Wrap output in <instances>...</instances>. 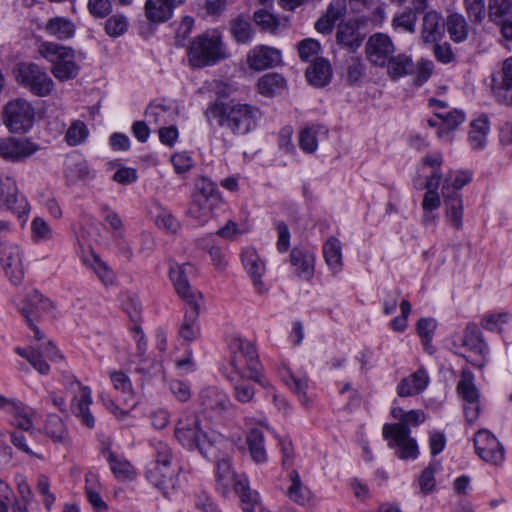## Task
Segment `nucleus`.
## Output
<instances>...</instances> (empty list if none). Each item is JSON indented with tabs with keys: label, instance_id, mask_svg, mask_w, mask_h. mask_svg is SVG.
Returning a JSON list of instances; mask_svg holds the SVG:
<instances>
[{
	"label": "nucleus",
	"instance_id": "f257e3e1",
	"mask_svg": "<svg viewBox=\"0 0 512 512\" xmlns=\"http://www.w3.org/2000/svg\"><path fill=\"white\" fill-rule=\"evenodd\" d=\"M391 415L399 422L384 424L382 428L384 439L388 441L390 448H397L396 455L400 459L415 460L418 457L419 450L416 440L411 437L410 427L425 422L426 414L420 409L405 411L401 407H393Z\"/></svg>",
	"mask_w": 512,
	"mask_h": 512
},
{
	"label": "nucleus",
	"instance_id": "f03ea898",
	"mask_svg": "<svg viewBox=\"0 0 512 512\" xmlns=\"http://www.w3.org/2000/svg\"><path fill=\"white\" fill-rule=\"evenodd\" d=\"M214 448L217 457L210 456L209 459L216 460L215 486L216 490L223 496L228 497L234 491L243 504H258L259 494L251 490L247 478L244 475H237L233 469L231 460L226 455H220L222 448Z\"/></svg>",
	"mask_w": 512,
	"mask_h": 512
},
{
	"label": "nucleus",
	"instance_id": "7ed1b4c3",
	"mask_svg": "<svg viewBox=\"0 0 512 512\" xmlns=\"http://www.w3.org/2000/svg\"><path fill=\"white\" fill-rule=\"evenodd\" d=\"M175 437L183 447L198 449L204 457H217L214 448L226 446L228 442L223 435L214 431L202 432L196 416L187 420L180 419L175 428Z\"/></svg>",
	"mask_w": 512,
	"mask_h": 512
},
{
	"label": "nucleus",
	"instance_id": "20e7f679",
	"mask_svg": "<svg viewBox=\"0 0 512 512\" xmlns=\"http://www.w3.org/2000/svg\"><path fill=\"white\" fill-rule=\"evenodd\" d=\"M229 349L231 352L230 363L236 376L252 380L262 387L269 385V381L261 374L258 353L252 342L234 336L229 342Z\"/></svg>",
	"mask_w": 512,
	"mask_h": 512
},
{
	"label": "nucleus",
	"instance_id": "39448f33",
	"mask_svg": "<svg viewBox=\"0 0 512 512\" xmlns=\"http://www.w3.org/2000/svg\"><path fill=\"white\" fill-rule=\"evenodd\" d=\"M261 111L248 104L234 105L229 112L223 103H213L206 110V117L211 126L228 128H250L261 118Z\"/></svg>",
	"mask_w": 512,
	"mask_h": 512
},
{
	"label": "nucleus",
	"instance_id": "423d86ee",
	"mask_svg": "<svg viewBox=\"0 0 512 512\" xmlns=\"http://www.w3.org/2000/svg\"><path fill=\"white\" fill-rule=\"evenodd\" d=\"M40 55L51 63V73L59 81L77 77L80 67L76 62L75 51L56 42L45 41L39 46Z\"/></svg>",
	"mask_w": 512,
	"mask_h": 512
},
{
	"label": "nucleus",
	"instance_id": "0eeeda50",
	"mask_svg": "<svg viewBox=\"0 0 512 512\" xmlns=\"http://www.w3.org/2000/svg\"><path fill=\"white\" fill-rule=\"evenodd\" d=\"M188 56L194 67L211 66L224 59L226 53L220 35L216 31L199 35L191 43Z\"/></svg>",
	"mask_w": 512,
	"mask_h": 512
},
{
	"label": "nucleus",
	"instance_id": "6e6552de",
	"mask_svg": "<svg viewBox=\"0 0 512 512\" xmlns=\"http://www.w3.org/2000/svg\"><path fill=\"white\" fill-rule=\"evenodd\" d=\"M61 382L66 391L73 395L70 403L72 413L84 426L94 428L95 418L90 411L93 402L90 387L82 385L76 376L69 372L62 373Z\"/></svg>",
	"mask_w": 512,
	"mask_h": 512
},
{
	"label": "nucleus",
	"instance_id": "1a4fd4ad",
	"mask_svg": "<svg viewBox=\"0 0 512 512\" xmlns=\"http://www.w3.org/2000/svg\"><path fill=\"white\" fill-rule=\"evenodd\" d=\"M387 74L392 80H397L406 75L415 73V83L424 84L432 74L433 63L426 59H421L415 65L412 58L404 53L392 55L389 63L385 64Z\"/></svg>",
	"mask_w": 512,
	"mask_h": 512
},
{
	"label": "nucleus",
	"instance_id": "9d476101",
	"mask_svg": "<svg viewBox=\"0 0 512 512\" xmlns=\"http://www.w3.org/2000/svg\"><path fill=\"white\" fill-rule=\"evenodd\" d=\"M0 208L15 214L22 222L28 220L30 205L26 197L19 193L15 179L8 174H0Z\"/></svg>",
	"mask_w": 512,
	"mask_h": 512
},
{
	"label": "nucleus",
	"instance_id": "9b49d317",
	"mask_svg": "<svg viewBox=\"0 0 512 512\" xmlns=\"http://www.w3.org/2000/svg\"><path fill=\"white\" fill-rule=\"evenodd\" d=\"M178 107L173 100L162 99L151 103L145 110L144 120L135 121L131 128H176Z\"/></svg>",
	"mask_w": 512,
	"mask_h": 512
},
{
	"label": "nucleus",
	"instance_id": "f8f14e48",
	"mask_svg": "<svg viewBox=\"0 0 512 512\" xmlns=\"http://www.w3.org/2000/svg\"><path fill=\"white\" fill-rule=\"evenodd\" d=\"M17 82L36 96L44 97L54 89V82L47 72L34 63H21L16 70Z\"/></svg>",
	"mask_w": 512,
	"mask_h": 512
},
{
	"label": "nucleus",
	"instance_id": "ddd939ff",
	"mask_svg": "<svg viewBox=\"0 0 512 512\" xmlns=\"http://www.w3.org/2000/svg\"><path fill=\"white\" fill-rule=\"evenodd\" d=\"M461 346L470 353L463 357L472 366L482 369L488 363L490 349L477 325L468 324L466 326L461 338Z\"/></svg>",
	"mask_w": 512,
	"mask_h": 512
},
{
	"label": "nucleus",
	"instance_id": "4468645a",
	"mask_svg": "<svg viewBox=\"0 0 512 512\" xmlns=\"http://www.w3.org/2000/svg\"><path fill=\"white\" fill-rule=\"evenodd\" d=\"M195 267L190 263H173L169 267L168 276L177 295L186 303L195 305L203 302L202 294L191 287L188 277L194 274Z\"/></svg>",
	"mask_w": 512,
	"mask_h": 512
},
{
	"label": "nucleus",
	"instance_id": "2eb2a0df",
	"mask_svg": "<svg viewBox=\"0 0 512 512\" xmlns=\"http://www.w3.org/2000/svg\"><path fill=\"white\" fill-rule=\"evenodd\" d=\"M445 33V20L436 12L430 11L424 15L422 38L426 43H434V55L438 61L448 63V45L438 44Z\"/></svg>",
	"mask_w": 512,
	"mask_h": 512
},
{
	"label": "nucleus",
	"instance_id": "dca6fc26",
	"mask_svg": "<svg viewBox=\"0 0 512 512\" xmlns=\"http://www.w3.org/2000/svg\"><path fill=\"white\" fill-rule=\"evenodd\" d=\"M473 171L470 169H457L450 173V187L455 192L450 193V225L460 229L463 225V199L457 191L471 183Z\"/></svg>",
	"mask_w": 512,
	"mask_h": 512
},
{
	"label": "nucleus",
	"instance_id": "f3484780",
	"mask_svg": "<svg viewBox=\"0 0 512 512\" xmlns=\"http://www.w3.org/2000/svg\"><path fill=\"white\" fill-rule=\"evenodd\" d=\"M457 393L463 400L464 414L468 422H474L480 412L479 392L474 384V374L468 368H463L457 384Z\"/></svg>",
	"mask_w": 512,
	"mask_h": 512
},
{
	"label": "nucleus",
	"instance_id": "a211bd4d",
	"mask_svg": "<svg viewBox=\"0 0 512 512\" xmlns=\"http://www.w3.org/2000/svg\"><path fill=\"white\" fill-rule=\"evenodd\" d=\"M396 52V47L388 34L377 32L372 34L365 44V55L368 62L376 67H385Z\"/></svg>",
	"mask_w": 512,
	"mask_h": 512
},
{
	"label": "nucleus",
	"instance_id": "6ab92c4d",
	"mask_svg": "<svg viewBox=\"0 0 512 512\" xmlns=\"http://www.w3.org/2000/svg\"><path fill=\"white\" fill-rule=\"evenodd\" d=\"M23 250L16 244L0 243V264L5 275L14 284L24 277Z\"/></svg>",
	"mask_w": 512,
	"mask_h": 512
},
{
	"label": "nucleus",
	"instance_id": "aec40b11",
	"mask_svg": "<svg viewBox=\"0 0 512 512\" xmlns=\"http://www.w3.org/2000/svg\"><path fill=\"white\" fill-rule=\"evenodd\" d=\"M200 414L210 420L218 419L230 406L228 395L217 387L204 388L199 395Z\"/></svg>",
	"mask_w": 512,
	"mask_h": 512
},
{
	"label": "nucleus",
	"instance_id": "412c9836",
	"mask_svg": "<svg viewBox=\"0 0 512 512\" xmlns=\"http://www.w3.org/2000/svg\"><path fill=\"white\" fill-rule=\"evenodd\" d=\"M178 472L179 467L176 465L149 466L146 471V478L165 497H168L179 487Z\"/></svg>",
	"mask_w": 512,
	"mask_h": 512
},
{
	"label": "nucleus",
	"instance_id": "4be33fe9",
	"mask_svg": "<svg viewBox=\"0 0 512 512\" xmlns=\"http://www.w3.org/2000/svg\"><path fill=\"white\" fill-rule=\"evenodd\" d=\"M476 453L486 462L498 465L504 460V449L488 430H479L474 436Z\"/></svg>",
	"mask_w": 512,
	"mask_h": 512
},
{
	"label": "nucleus",
	"instance_id": "5701e85b",
	"mask_svg": "<svg viewBox=\"0 0 512 512\" xmlns=\"http://www.w3.org/2000/svg\"><path fill=\"white\" fill-rule=\"evenodd\" d=\"M4 123L7 127L20 125L29 128L33 125L35 111L32 105L24 99H15L8 102L4 108Z\"/></svg>",
	"mask_w": 512,
	"mask_h": 512
},
{
	"label": "nucleus",
	"instance_id": "b1692460",
	"mask_svg": "<svg viewBox=\"0 0 512 512\" xmlns=\"http://www.w3.org/2000/svg\"><path fill=\"white\" fill-rule=\"evenodd\" d=\"M282 60L281 52L267 45H257L247 54V64L255 71L277 66Z\"/></svg>",
	"mask_w": 512,
	"mask_h": 512
},
{
	"label": "nucleus",
	"instance_id": "393cba45",
	"mask_svg": "<svg viewBox=\"0 0 512 512\" xmlns=\"http://www.w3.org/2000/svg\"><path fill=\"white\" fill-rule=\"evenodd\" d=\"M315 259V253L303 247H294L289 255L295 275L305 281H311L314 277Z\"/></svg>",
	"mask_w": 512,
	"mask_h": 512
},
{
	"label": "nucleus",
	"instance_id": "a878e982",
	"mask_svg": "<svg viewBox=\"0 0 512 512\" xmlns=\"http://www.w3.org/2000/svg\"><path fill=\"white\" fill-rule=\"evenodd\" d=\"M37 150V146L23 137L0 139V155L4 159L17 161L28 157Z\"/></svg>",
	"mask_w": 512,
	"mask_h": 512
},
{
	"label": "nucleus",
	"instance_id": "bb28decb",
	"mask_svg": "<svg viewBox=\"0 0 512 512\" xmlns=\"http://www.w3.org/2000/svg\"><path fill=\"white\" fill-rule=\"evenodd\" d=\"M241 260L244 269L251 278L253 285L258 293H264L266 287L261 278L265 273V263L259 257L257 251L252 247H247L242 251Z\"/></svg>",
	"mask_w": 512,
	"mask_h": 512
},
{
	"label": "nucleus",
	"instance_id": "cd10ccee",
	"mask_svg": "<svg viewBox=\"0 0 512 512\" xmlns=\"http://www.w3.org/2000/svg\"><path fill=\"white\" fill-rule=\"evenodd\" d=\"M346 12V0H331L325 13L316 21L315 29L321 34H330L336 23L344 18Z\"/></svg>",
	"mask_w": 512,
	"mask_h": 512
},
{
	"label": "nucleus",
	"instance_id": "c85d7f7f",
	"mask_svg": "<svg viewBox=\"0 0 512 512\" xmlns=\"http://www.w3.org/2000/svg\"><path fill=\"white\" fill-rule=\"evenodd\" d=\"M64 175L70 184L85 181L93 177V173L86 160L78 153H71L66 157Z\"/></svg>",
	"mask_w": 512,
	"mask_h": 512
},
{
	"label": "nucleus",
	"instance_id": "c756f323",
	"mask_svg": "<svg viewBox=\"0 0 512 512\" xmlns=\"http://www.w3.org/2000/svg\"><path fill=\"white\" fill-rule=\"evenodd\" d=\"M17 306L22 316L26 319L27 324L32 325V322L49 308V301L44 299L38 291H33L18 303Z\"/></svg>",
	"mask_w": 512,
	"mask_h": 512
},
{
	"label": "nucleus",
	"instance_id": "7c9ffc66",
	"mask_svg": "<svg viewBox=\"0 0 512 512\" xmlns=\"http://www.w3.org/2000/svg\"><path fill=\"white\" fill-rule=\"evenodd\" d=\"M281 380L288 386L297 396L299 401L304 405L310 404V398L307 394L308 377L304 374H294L289 368L283 366L279 369Z\"/></svg>",
	"mask_w": 512,
	"mask_h": 512
},
{
	"label": "nucleus",
	"instance_id": "2f4dec72",
	"mask_svg": "<svg viewBox=\"0 0 512 512\" xmlns=\"http://www.w3.org/2000/svg\"><path fill=\"white\" fill-rule=\"evenodd\" d=\"M429 383V377L424 369H418L408 377L403 378L397 385L400 397L415 396L423 392Z\"/></svg>",
	"mask_w": 512,
	"mask_h": 512
},
{
	"label": "nucleus",
	"instance_id": "473e14b6",
	"mask_svg": "<svg viewBox=\"0 0 512 512\" xmlns=\"http://www.w3.org/2000/svg\"><path fill=\"white\" fill-rule=\"evenodd\" d=\"M306 78L308 82L315 87H324L330 83L332 78V68L330 63L324 58H317L307 69Z\"/></svg>",
	"mask_w": 512,
	"mask_h": 512
},
{
	"label": "nucleus",
	"instance_id": "72a5a7b5",
	"mask_svg": "<svg viewBox=\"0 0 512 512\" xmlns=\"http://www.w3.org/2000/svg\"><path fill=\"white\" fill-rule=\"evenodd\" d=\"M336 40L338 44L355 50L360 47L363 37L357 23L349 20L338 25Z\"/></svg>",
	"mask_w": 512,
	"mask_h": 512
},
{
	"label": "nucleus",
	"instance_id": "f704fd0d",
	"mask_svg": "<svg viewBox=\"0 0 512 512\" xmlns=\"http://www.w3.org/2000/svg\"><path fill=\"white\" fill-rule=\"evenodd\" d=\"M43 29L47 35L62 41L72 38L76 31L75 24L61 16L50 18Z\"/></svg>",
	"mask_w": 512,
	"mask_h": 512
},
{
	"label": "nucleus",
	"instance_id": "c9c22d12",
	"mask_svg": "<svg viewBox=\"0 0 512 512\" xmlns=\"http://www.w3.org/2000/svg\"><path fill=\"white\" fill-rule=\"evenodd\" d=\"M201 304L202 302H196L195 305L186 304L188 309L185 312L184 320L179 329L180 336L186 341H193L199 335L200 329L197 319Z\"/></svg>",
	"mask_w": 512,
	"mask_h": 512
},
{
	"label": "nucleus",
	"instance_id": "e433bc0d",
	"mask_svg": "<svg viewBox=\"0 0 512 512\" xmlns=\"http://www.w3.org/2000/svg\"><path fill=\"white\" fill-rule=\"evenodd\" d=\"M287 88L286 79L279 73H267L261 76L257 82L258 92L266 97H274Z\"/></svg>",
	"mask_w": 512,
	"mask_h": 512
},
{
	"label": "nucleus",
	"instance_id": "4c0bfd02",
	"mask_svg": "<svg viewBox=\"0 0 512 512\" xmlns=\"http://www.w3.org/2000/svg\"><path fill=\"white\" fill-rule=\"evenodd\" d=\"M11 416V424L23 430L30 431L33 428L34 411L24 403L14 400L7 412Z\"/></svg>",
	"mask_w": 512,
	"mask_h": 512
},
{
	"label": "nucleus",
	"instance_id": "58836bf2",
	"mask_svg": "<svg viewBox=\"0 0 512 512\" xmlns=\"http://www.w3.org/2000/svg\"><path fill=\"white\" fill-rule=\"evenodd\" d=\"M174 8L168 0H146L145 15L153 23H163L172 17Z\"/></svg>",
	"mask_w": 512,
	"mask_h": 512
},
{
	"label": "nucleus",
	"instance_id": "ea45409f",
	"mask_svg": "<svg viewBox=\"0 0 512 512\" xmlns=\"http://www.w3.org/2000/svg\"><path fill=\"white\" fill-rule=\"evenodd\" d=\"M44 434L54 443L66 444L68 442V430L60 416L48 414L43 427Z\"/></svg>",
	"mask_w": 512,
	"mask_h": 512
},
{
	"label": "nucleus",
	"instance_id": "a19ab883",
	"mask_svg": "<svg viewBox=\"0 0 512 512\" xmlns=\"http://www.w3.org/2000/svg\"><path fill=\"white\" fill-rule=\"evenodd\" d=\"M441 180V175L433 174L425 183L426 193L422 201V208L425 212V219L429 218V213L439 208L441 201L437 193V188Z\"/></svg>",
	"mask_w": 512,
	"mask_h": 512
},
{
	"label": "nucleus",
	"instance_id": "79ce46f5",
	"mask_svg": "<svg viewBox=\"0 0 512 512\" xmlns=\"http://www.w3.org/2000/svg\"><path fill=\"white\" fill-rule=\"evenodd\" d=\"M323 255L331 271L338 273L342 268L341 242L335 237H330L323 245Z\"/></svg>",
	"mask_w": 512,
	"mask_h": 512
},
{
	"label": "nucleus",
	"instance_id": "37998d69",
	"mask_svg": "<svg viewBox=\"0 0 512 512\" xmlns=\"http://www.w3.org/2000/svg\"><path fill=\"white\" fill-rule=\"evenodd\" d=\"M132 332L134 334V340L137 345V354L140 358L138 366L136 367V371L139 373H143L147 377H151L156 372L152 370H156L157 366L155 365L154 362L150 363V367L145 366V363L147 362V360L144 358V355L147 350V341L145 335L139 326H134Z\"/></svg>",
	"mask_w": 512,
	"mask_h": 512
},
{
	"label": "nucleus",
	"instance_id": "c03bdc74",
	"mask_svg": "<svg viewBox=\"0 0 512 512\" xmlns=\"http://www.w3.org/2000/svg\"><path fill=\"white\" fill-rule=\"evenodd\" d=\"M253 18L261 29L270 33H277L281 28L287 26V19L280 18L263 9L256 11Z\"/></svg>",
	"mask_w": 512,
	"mask_h": 512
},
{
	"label": "nucleus",
	"instance_id": "a18cd8bd",
	"mask_svg": "<svg viewBox=\"0 0 512 512\" xmlns=\"http://www.w3.org/2000/svg\"><path fill=\"white\" fill-rule=\"evenodd\" d=\"M215 201L207 200L203 196L193 197L188 214L199 224L206 223L212 214V206Z\"/></svg>",
	"mask_w": 512,
	"mask_h": 512
},
{
	"label": "nucleus",
	"instance_id": "49530a36",
	"mask_svg": "<svg viewBox=\"0 0 512 512\" xmlns=\"http://www.w3.org/2000/svg\"><path fill=\"white\" fill-rule=\"evenodd\" d=\"M419 13L412 8H405L403 11L395 14L391 26L395 31L414 33L416 31L417 15Z\"/></svg>",
	"mask_w": 512,
	"mask_h": 512
},
{
	"label": "nucleus",
	"instance_id": "de8ad7c7",
	"mask_svg": "<svg viewBox=\"0 0 512 512\" xmlns=\"http://www.w3.org/2000/svg\"><path fill=\"white\" fill-rule=\"evenodd\" d=\"M85 264L94 271L104 285L108 286L114 283L115 274L113 270L98 255L92 254L89 258H86Z\"/></svg>",
	"mask_w": 512,
	"mask_h": 512
},
{
	"label": "nucleus",
	"instance_id": "09e8293b",
	"mask_svg": "<svg viewBox=\"0 0 512 512\" xmlns=\"http://www.w3.org/2000/svg\"><path fill=\"white\" fill-rule=\"evenodd\" d=\"M247 443L253 460L257 463H264L267 460V454L263 433L258 429H252L247 435Z\"/></svg>",
	"mask_w": 512,
	"mask_h": 512
},
{
	"label": "nucleus",
	"instance_id": "8fccbe9b",
	"mask_svg": "<svg viewBox=\"0 0 512 512\" xmlns=\"http://www.w3.org/2000/svg\"><path fill=\"white\" fill-rule=\"evenodd\" d=\"M246 379L247 378H240L235 374L229 376V380L233 385V396L241 403H250L253 401L255 396L254 387L247 383L245 381Z\"/></svg>",
	"mask_w": 512,
	"mask_h": 512
},
{
	"label": "nucleus",
	"instance_id": "3c124183",
	"mask_svg": "<svg viewBox=\"0 0 512 512\" xmlns=\"http://www.w3.org/2000/svg\"><path fill=\"white\" fill-rule=\"evenodd\" d=\"M15 352L25 358L35 370H37L42 375H47L50 371V366L48 363L44 360L45 357L42 356L40 353L39 348H20L17 347L15 349Z\"/></svg>",
	"mask_w": 512,
	"mask_h": 512
},
{
	"label": "nucleus",
	"instance_id": "603ef678",
	"mask_svg": "<svg viewBox=\"0 0 512 512\" xmlns=\"http://www.w3.org/2000/svg\"><path fill=\"white\" fill-rule=\"evenodd\" d=\"M291 485L288 488V497L299 505H305L310 497L309 490L303 486L300 476L297 471L293 470L290 473Z\"/></svg>",
	"mask_w": 512,
	"mask_h": 512
},
{
	"label": "nucleus",
	"instance_id": "864d4df0",
	"mask_svg": "<svg viewBox=\"0 0 512 512\" xmlns=\"http://www.w3.org/2000/svg\"><path fill=\"white\" fill-rule=\"evenodd\" d=\"M488 17L491 22H499L512 17L511 0H489Z\"/></svg>",
	"mask_w": 512,
	"mask_h": 512
},
{
	"label": "nucleus",
	"instance_id": "5fc2aeb1",
	"mask_svg": "<svg viewBox=\"0 0 512 512\" xmlns=\"http://www.w3.org/2000/svg\"><path fill=\"white\" fill-rule=\"evenodd\" d=\"M442 470L441 462L432 460L428 467H426L419 476L418 483L421 492L424 494L430 493L435 487V473Z\"/></svg>",
	"mask_w": 512,
	"mask_h": 512
},
{
	"label": "nucleus",
	"instance_id": "6e6d98bb",
	"mask_svg": "<svg viewBox=\"0 0 512 512\" xmlns=\"http://www.w3.org/2000/svg\"><path fill=\"white\" fill-rule=\"evenodd\" d=\"M53 230L42 217H34L31 222V239L34 243L48 242L53 239Z\"/></svg>",
	"mask_w": 512,
	"mask_h": 512
},
{
	"label": "nucleus",
	"instance_id": "4d7b16f0",
	"mask_svg": "<svg viewBox=\"0 0 512 512\" xmlns=\"http://www.w3.org/2000/svg\"><path fill=\"white\" fill-rule=\"evenodd\" d=\"M469 26L462 15L450 14V39L456 43L466 40Z\"/></svg>",
	"mask_w": 512,
	"mask_h": 512
},
{
	"label": "nucleus",
	"instance_id": "13d9d810",
	"mask_svg": "<svg viewBox=\"0 0 512 512\" xmlns=\"http://www.w3.org/2000/svg\"><path fill=\"white\" fill-rule=\"evenodd\" d=\"M231 32L238 43H248L253 36L251 23L243 18L238 17L231 23Z\"/></svg>",
	"mask_w": 512,
	"mask_h": 512
},
{
	"label": "nucleus",
	"instance_id": "bf43d9fd",
	"mask_svg": "<svg viewBox=\"0 0 512 512\" xmlns=\"http://www.w3.org/2000/svg\"><path fill=\"white\" fill-rule=\"evenodd\" d=\"M106 459L116 477L127 478L130 475L132 466L124 457L117 455L112 451H108L106 453Z\"/></svg>",
	"mask_w": 512,
	"mask_h": 512
},
{
	"label": "nucleus",
	"instance_id": "052dcab7",
	"mask_svg": "<svg viewBox=\"0 0 512 512\" xmlns=\"http://www.w3.org/2000/svg\"><path fill=\"white\" fill-rule=\"evenodd\" d=\"M151 446L155 453V461L150 466H169L173 465V455L170 447L161 440H154Z\"/></svg>",
	"mask_w": 512,
	"mask_h": 512
},
{
	"label": "nucleus",
	"instance_id": "680f3d73",
	"mask_svg": "<svg viewBox=\"0 0 512 512\" xmlns=\"http://www.w3.org/2000/svg\"><path fill=\"white\" fill-rule=\"evenodd\" d=\"M51 484L49 478L44 474L37 476L36 491L42 497V503L48 511H51L56 496L50 490Z\"/></svg>",
	"mask_w": 512,
	"mask_h": 512
},
{
	"label": "nucleus",
	"instance_id": "e2e57ef3",
	"mask_svg": "<svg viewBox=\"0 0 512 512\" xmlns=\"http://www.w3.org/2000/svg\"><path fill=\"white\" fill-rule=\"evenodd\" d=\"M129 26L128 19L123 14L112 15L105 23V32L110 37H119L123 35Z\"/></svg>",
	"mask_w": 512,
	"mask_h": 512
},
{
	"label": "nucleus",
	"instance_id": "0e129e2a",
	"mask_svg": "<svg viewBox=\"0 0 512 512\" xmlns=\"http://www.w3.org/2000/svg\"><path fill=\"white\" fill-rule=\"evenodd\" d=\"M464 6L471 22L480 24L488 14L485 0H464Z\"/></svg>",
	"mask_w": 512,
	"mask_h": 512
},
{
	"label": "nucleus",
	"instance_id": "69168bd1",
	"mask_svg": "<svg viewBox=\"0 0 512 512\" xmlns=\"http://www.w3.org/2000/svg\"><path fill=\"white\" fill-rule=\"evenodd\" d=\"M365 74V65L360 58H351L347 64L346 81L349 84L357 83Z\"/></svg>",
	"mask_w": 512,
	"mask_h": 512
},
{
	"label": "nucleus",
	"instance_id": "338daca9",
	"mask_svg": "<svg viewBox=\"0 0 512 512\" xmlns=\"http://www.w3.org/2000/svg\"><path fill=\"white\" fill-rule=\"evenodd\" d=\"M111 382L116 390L121 391L126 399L132 395V385L129 377L121 371H113L110 374Z\"/></svg>",
	"mask_w": 512,
	"mask_h": 512
},
{
	"label": "nucleus",
	"instance_id": "774afa93",
	"mask_svg": "<svg viewBox=\"0 0 512 512\" xmlns=\"http://www.w3.org/2000/svg\"><path fill=\"white\" fill-rule=\"evenodd\" d=\"M320 51V44L318 41L307 38L299 42L298 53L303 61H309L312 57L316 56Z\"/></svg>",
	"mask_w": 512,
	"mask_h": 512
}]
</instances>
